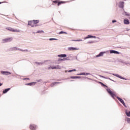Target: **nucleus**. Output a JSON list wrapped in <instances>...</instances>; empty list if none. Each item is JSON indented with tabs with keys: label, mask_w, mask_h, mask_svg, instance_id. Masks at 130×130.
Wrapping results in <instances>:
<instances>
[{
	"label": "nucleus",
	"mask_w": 130,
	"mask_h": 130,
	"mask_svg": "<svg viewBox=\"0 0 130 130\" xmlns=\"http://www.w3.org/2000/svg\"><path fill=\"white\" fill-rule=\"evenodd\" d=\"M126 59L128 61H124L123 60H120L119 61L121 63H123L124 66H130V56H126Z\"/></svg>",
	"instance_id": "1"
},
{
	"label": "nucleus",
	"mask_w": 130,
	"mask_h": 130,
	"mask_svg": "<svg viewBox=\"0 0 130 130\" xmlns=\"http://www.w3.org/2000/svg\"><path fill=\"white\" fill-rule=\"evenodd\" d=\"M13 38H7L2 40V43H7L8 42H11L13 41Z\"/></svg>",
	"instance_id": "2"
},
{
	"label": "nucleus",
	"mask_w": 130,
	"mask_h": 130,
	"mask_svg": "<svg viewBox=\"0 0 130 130\" xmlns=\"http://www.w3.org/2000/svg\"><path fill=\"white\" fill-rule=\"evenodd\" d=\"M107 74H110V75H113V76H115V77H117V78H119L120 79H121L122 80H125V81H126V79L124 78L121 76H120L118 74H112V73H110L109 72H106Z\"/></svg>",
	"instance_id": "3"
},
{
	"label": "nucleus",
	"mask_w": 130,
	"mask_h": 130,
	"mask_svg": "<svg viewBox=\"0 0 130 130\" xmlns=\"http://www.w3.org/2000/svg\"><path fill=\"white\" fill-rule=\"evenodd\" d=\"M107 91L108 93H109V94L110 95V96H111V97L113 98V99H114V97H115V94L113 93V92H112L110 89H107Z\"/></svg>",
	"instance_id": "4"
},
{
	"label": "nucleus",
	"mask_w": 130,
	"mask_h": 130,
	"mask_svg": "<svg viewBox=\"0 0 130 130\" xmlns=\"http://www.w3.org/2000/svg\"><path fill=\"white\" fill-rule=\"evenodd\" d=\"M108 52V51H104V52H101L99 54L95 56V57H101V56H103L105 53H107Z\"/></svg>",
	"instance_id": "5"
},
{
	"label": "nucleus",
	"mask_w": 130,
	"mask_h": 130,
	"mask_svg": "<svg viewBox=\"0 0 130 130\" xmlns=\"http://www.w3.org/2000/svg\"><path fill=\"white\" fill-rule=\"evenodd\" d=\"M7 30H8L9 31H11V32H20L19 30L18 29H15L11 27H7Z\"/></svg>",
	"instance_id": "6"
},
{
	"label": "nucleus",
	"mask_w": 130,
	"mask_h": 130,
	"mask_svg": "<svg viewBox=\"0 0 130 130\" xmlns=\"http://www.w3.org/2000/svg\"><path fill=\"white\" fill-rule=\"evenodd\" d=\"M1 74L2 75H4V76H9V75H11V72H9V71H1Z\"/></svg>",
	"instance_id": "7"
},
{
	"label": "nucleus",
	"mask_w": 130,
	"mask_h": 130,
	"mask_svg": "<svg viewBox=\"0 0 130 130\" xmlns=\"http://www.w3.org/2000/svg\"><path fill=\"white\" fill-rule=\"evenodd\" d=\"M117 99H118V100H119V101H120V102L121 103H122V104H123V105L125 107H126V105H125V103H124V101H123L122 100V99L118 96H116Z\"/></svg>",
	"instance_id": "8"
},
{
	"label": "nucleus",
	"mask_w": 130,
	"mask_h": 130,
	"mask_svg": "<svg viewBox=\"0 0 130 130\" xmlns=\"http://www.w3.org/2000/svg\"><path fill=\"white\" fill-rule=\"evenodd\" d=\"M90 75H91L90 73L83 72L82 73H80V74H77V76H89Z\"/></svg>",
	"instance_id": "9"
},
{
	"label": "nucleus",
	"mask_w": 130,
	"mask_h": 130,
	"mask_svg": "<svg viewBox=\"0 0 130 130\" xmlns=\"http://www.w3.org/2000/svg\"><path fill=\"white\" fill-rule=\"evenodd\" d=\"M109 51H110V53L111 54L114 53V54H119V52L115 50H110Z\"/></svg>",
	"instance_id": "10"
},
{
	"label": "nucleus",
	"mask_w": 130,
	"mask_h": 130,
	"mask_svg": "<svg viewBox=\"0 0 130 130\" xmlns=\"http://www.w3.org/2000/svg\"><path fill=\"white\" fill-rule=\"evenodd\" d=\"M53 69H54V70H60V69H61V66L59 65L55 66H53Z\"/></svg>",
	"instance_id": "11"
},
{
	"label": "nucleus",
	"mask_w": 130,
	"mask_h": 130,
	"mask_svg": "<svg viewBox=\"0 0 130 130\" xmlns=\"http://www.w3.org/2000/svg\"><path fill=\"white\" fill-rule=\"evenodd\" d=\"M29 128L31 130H35V129H36L37 126H36V125L30 124V126H29Z\"/></svg>",
	"instance_id": "12"
},
{
	"label": "nucleus",
	"mask_w": 130,
	"mask_h": 130,
	"mask_svg": "<svg viewBox=\"0 0 130 130\" xmlns=\"http://www.w3.org/2000/svg\"><path fill=\"white\" fill-rule=\"evenodd\" d=\"M124 2H122L119 3V8H121V9H123V7H124Z\"/></svg>",
	"instance_id": "13"
},
{
	"label": "nucleus",
	"mask_w": 130,
	"mask_h": 130,
	"mask_svg": "<svg viewBox=\"0 0 130 130\" xmlns=\"http://www.w3.org/2000/svg\"><path fill=\"white\" fill-rule=\"evenodd\" d=\"M78 48H74V47H69L68 48V50H70V51H72L73 50H78Z\"/></svg>",
	"instance_id": "14"
},
{
	"label": "nucleus",
	"mask_w": 130,
	"mask_h": 130,
	"mask_svg": "<svg viewBox=\"0 0 130 130\" xmlns=\"http://www.w3.org/2000/svg\"><path fill=\"white\" fill-rule=\"evenodd\" d=\"M58 84H60V82H53L51 84V87H53V86H56V85H58Z\"/></svg>",
	"instance_id": "15"
},
{
	"label": "nucleus",
	"mask_w": 130,
	"mask_h": 130,
	"mask_svg": "<svg viewBox=\"0 0 130 130\" xmlns=\"http://www.w3.org/2000/svg\"><path fill=\"white\" fill-rule=\"evenodd\" d=\"M37 83V82H34L29 83H27L26 85H27V86H34V85L36 84Z\"/></svg>",
	"instance_id": "16"
},
{
	"label": "nucleus",
	"mask_w": 130,
	"mask_h": 130,
	"mask_svg": "<svg viewBox=\"0 0 130 130\" xmlns=\"http://www.w3.org/2000/svg\"><path fill=\"white\" fill-rule=\"evenodd\" d=\"M10 90H11V88L5 89L3 91V94H6V93H8V92H9V91H10Z\"/></svg>",
	"instance_id": "17"
},
{
	"label": "nucleus",
	"mask_w": 130,
	"mask_h": 130,
	"mask_svg": "<svg viewBox=\"0 0 130 130\" xmlns=\"http://www.w3.org/2000/svg\"><path fill=\"white\" fill-rule=\"evenodd\" d=\"M11 50L12 51H15L16 50H19V48H18L17 47H14L11 48Z\"/></svg>",
	"instance_id": "18"
},
{
	"label": "nucleus",
	"mask_w": 130,
	"mask_h": 130,
	"mask_svg": "<svg viewBox=\"0 0 130 130\" xmlns=\"http://www.w3.org/2000/svg\"><path fill=\"white\" fill-rule=\"evenodd\" d=\"M124 24H125V25H128V24H129V21L128 20V19H124Z\"/></svg>",
	"instance_id": "19"
},
{
	"label": "nucleus",
	"mask_w": 130,
	"mask_h": 130,
	"mask_svg": "<svg viewBox=\"0 0 130 130\" xmlns=\"http://www.w3.org/2000/svg\"><path fill=\"white\" fill-rule=\"evenodd\" d=\"M32 24H33V21H28V25L31 26V27H34V25Z\"/></svg>",
	"instance_id": "20"
},
{
	"label": "nucleus",
	"mask_w": 130,
	"mask_h": 130,
	"mask_svg": "<svg viewBox=\"0 0 130 130\" xmlns=\"http://www.w3.org/2000/svg\"><path fill=\"white\" fill-rule=\"evenodd\" d=\"M58 57H67V54H63L58 55Z\"/></svg>",
	"instance_id": "21"
},
{
	"label": "nucleus",
	"mask_w": 130,
	"mask_h": 130,
	"mask_svg": "<svg viewBox=\"0 0 130 130\" xmlns=\"http://www.w3.org/2000/svg\"><path fill=\"white\" fill-rule=\"evenodd\" d=\"M35 63L38 66H42L43 64V62H35Z\"/></svg>",
	"instance_id": "22"
},
{
	"label": "nucleus",
	"mask_w": 130,
	"mask_h": 130,
	"mask_svg": "<svg viewBox=\"0 0 130 130\" xmlns=\"http://www.w3.org/2000/svg\"><path fill=\"white\" fill-rule=\"evenodd\" d=\"M100 77L101 78H103V79H108L109 80H110V81H113L112 79H110V78L105 77V76H103L102 75H100Z\"/></svg>",
	"instance_id": "23"
},
{
	"label": "nucleus",
	"mask_w": 130,
	"mask_h": 130,
	"mask_svg": "<svg viewBox=\"0 0 130 130\" xmlns=\"http://www.w3.org/2000/svg\"><path fill=\"white\" fill-rule=\"evenodd\" d=\"M81 78L80 76H72L71 77V79H80Z\"/></svg>",
	"instance_id": "24"
},
{
	"label": "nucleus",
	"mask_w": 130,
	"mask_h": 130,
	"mask_svg": "<svg viewBox=\"0 0 130 130\" xmlns=\"http://www.w3.org/2000/svg\"><path fill=\"white\" fill-rule=\"evenodd\" d=\"M32 22L33 24H37L38 23H39V20H34Z\"/></svg>",
	"instance_id": "25"
},
{
	"label": "nucleus",
	"mask_w": 130,
	"mask_h": 130,
	"mask_svg": "<svg viewBox=\"0 0 130 130\" xmlns=\"http://www.w3.org/2000/svg\"><path fill=\"white\" fill-rule=\"evenodd\" d=\"M92 36L91 35H88L87 37L84 38V40L88 39V38H92Z\"/></svg>",
	"instance_id": "26"
},
{
	"label": "nucleus",
	"mask_w": 130,
	"mask_h": 130,
	"mask_svg": "<svg viewBox=\"0 0 130 130\" xmlns=\"http://www.w3.org/2000/svg\"><path fill=\"white\" fill-rule=\"evenodd\" d=\"M125 113H126L127 116L130 117V111H126L125 112Z\"/></svg>",
	"instance_id": "27"
},
{
	"label": "nucleus",
	"mask_w": 130,
	"mask_h": 130,
	"mask_svg": "<svg viewBox=\"0 0 130 130\" xmlns=\"http://www.w3.org/2000/svg\"><path fill=\"white\" fill-rule=\"evenodd\" d=\"M19 50V51H22V52H28V50L27 49H25V50H23V49H20V48H19V50Z\"/></svg>",
	"instance_id": "28"
},
{
	"label": "nucleus",
	"mask_w": 130,
	"mask_h": 130,
	"mask_svg": "<svg viewBox=\"0 0 130 130\" xmlns=\"http://www.w3.org/2000/svg\"><path fill=\"white\" fill-rule=\"evenodd\" d=\"M59 34H68V32L61 31L59 32Z\"/></svg>",
	"instance_id": "29"
},
{
	"label": "nucleus",
	"mask_w": 130,
	"mask_h": 130,
	"mask_svg": "<svg viewBox=\"0 0 130 130\" xmlns=\"http://www.w3.org/2000/svg\"><path fill=\"white\" fill-rule=\"evenodd\" d=\"M123 15L124 16H128V15H129L128 14L127 12H124L123 13Z\"/></svg>",
	"instance_id": "30"
},
{
	"label": "nucleus",
	"mask_w": 130,
	"mask_h": 130,
	"mask_svg": "<svg viewBox=\"0 0 130 130\" xmlns=\"http://www.w3.org/2000/svg\"><path fill=\"white\" fill-rule=\"evenodd\" d=\"M64 61H65L66 60H71V59H70L69 57H67L65 58H63Z\"/></svg>",
	"instance_id": "31"
},
{
	"label": "nucleus",
	"mask_w": 130,
	"mask_h": 130,
	"mask_svg": "<svg viewBox=\"0 0 130 130\" xmlns=\"http://www.w3.org/2000/svg\"><path fill=\"white\" fill-rule=\"evenodd\" d=\"M76 69L68 71V73H72V72H76Z\"/></svg>",
	"instance_id": "32"
},
{
	"label": "nucleus",
	"mask_w": 130,
	"mask_h": 130,
	"mask_svg": "<svg viewBox=\"0 0 130 130\" xmlns=\"http://www.w3.org/2000/svg\"><path fill=\"white\" fill-rule=\"evenodd\" d=\"M36 33H44V31L43 30H38L36 32Z\"/></svg>",
	"instance_id": "33"
},
{
	"label": "nucleus",
	"mask_w": 130,
	"mask_h": 130,
	"mask_svg": "<svg viewBox=\"0 0 130 130\" xmlns=\"http://www.w3.org/2000/svg\"><path fill=\"white\" fill-rule=\"evenodd\" d=\"M48 70H54L53 66V67H51V66L49 67L48 68Z\"/></svg>",
	"instance_id": "34"
},
{
	"label": "nucleus",
	"mask_w": 130,
	"mask_h": 130,
	"mask_svg": "<svg viewBox=\"0 0 130 130\" xmlns=\"http://www.w3.org/2000/svg\"><path fill=\"white\" fill-rule=\"evenodd\" d=\"M72 41L79 42V41H82V40H73Z\"/></svg>",
	"instance_id": "35"
},
{
	"label": "nucleus",
	"mask_w": 130,
	"mask_h": 130,
	"mask_svg": "<svg viewBox=\"0 0 130 130\" xmlns=\"http://www.w3.org/2000/svg\"><path fill=\"white\" fill-rule=\"evenodd\" d=\"M49 40L50 41H52V40H57V39L54 38H50L49 39Z\"/></svg>",
	"instance_id": "36"
},
{
	"label": "nucleus",
	"mask_w": 130,
	"mask_h": 130,
	"mask_svg": "<svg viewBox=\"0 0 130 130\" xmlns=\"http://www.w3.org/2000/svg\"><path fill=\"white\" fill-rule=\"evenodd\" d=\"M64 61L63 58L61 59V58H58V61Z\"/></svg>",
	"instance_id": "37"
},
{
	"label": "nucleus",
	"mask_w": 130,
	"mask_h": 130,
	"mask_svg": "<svg viewBox=\"0 0 130 130\" xmlns=\"http://www.w3.org/2000/svg\"><path fill=\"white\" fill-rule=\"evenodd\" d=\"M87 43L88 44H91L92 43H94V42L93 41H90V42H88Z\"/></svg>",
	"instance_id": "38"
},
{
	"label": "nucleus",
	"mask_w": 130,
	"mask_h": 130,
	"mask_svg": "<svg viewBox=\"0 0 130 130\" xmlns=\"http://www.w3.org/2000/svg\"><path fill=\"white\" fill-rule=\"evenodd\" d=\"M126 120H127V122H128V123L130 122V118H127Z\"/></svg>",
	"instance_id": "39"
},
{
	"label": "nucleus",
	"mask_w": 130,
	"mask_h": 130,
	"mask_svg": "<svg viewBox=\"0 0 130 130\" xmlns=\"http://www.w3.org/2000/svg\"><path fill=\"white\" fill-rule=\"evenodd\" d=\"M62 3H63L62 2H60L58 3V6H60V5H61V4H62Z\"/></svg>",
	"instance_id": "40"
},
{
	"label": "nucleus",
	"mask_w": 130,
	"mask_h": 130,
	"mask_svg": "<svg viewBox=\"0 0 130 130\" xmlns=\"http://www.w3.org/2000/svg\"><path fill=\"white\" fill-rule=\"evenodd\" d=\"M100 84H101V85L102 86H104V87H106V86L105 85V84H103L102 82H100Z\"/></svg>",
	"instance_id": "41"
},
{
	"label": "nucleus",
	"mask_w": 130,
	"mask_h": 130,
	"mask_svg": "<svg viewBox=\"0 0 130 130\" xmlns=\"http://www.w3.org/2000/svg\"><path fill=\"white\" fill-rule=\"evenodd\" d=\"M42 81V80H41V79L37 80V82L38 83H39V82H41Z\"/></svg>",
	"instance_id": "42"
},
{
	"label": "nucleus",
	"mask_w": 130,
	"mask_h": 130,
	"mask_svg": "<svg viewBox=\"0 0 130 130\" xmlns=\"http://www.w3.org/2000/svg\"><path fill=\"white\" fill-rule=\"evenodd\" d=\"M57 63L58 64H59V63H60V61H58V59H57Z\"/></svg>",
	"instance_id": "43"
},
{
	"label": "nucleus",
	"mask_w": 130,
	"mask_h": 130,
	"mask_svg": "<svg viewBox=\"0 0 130 130\" xmlns=\"http://www.w3.org/2000/svg\"><path fill=\"white\" fill-rule=\"evenodd\" d=\"M112 23H116V20H112Z\"/></svg>",
	"instance_id": "44"
},
{
	"label": "nucleus",
	"mask_w": 130,
	"mask_h": 130,
	"mask_svg": "<svg viewBox=\"0 0 130 130\" xmlns=\"http://www.w3.org/2000/svg\"><path fill=\"white\" fill-rule=\"evenodd\" d=\"M92 38H94V39H96V38H97V37H96V36H92Z\"/></svg>",
	"instance_id": "45"
},
{
	"label": "nucleus",
	"mask_w": 130,
	"mask_h": 130,
	"mask_svg": "<svg viewBox=\"0 0 130 130\" xmlns=\"http://www.w3.org/2000/svg\"><path fill=\"white\" fill-rule=\"evenodd\" d=\"M85 79H88V80H90V78H88L87 77H85Z\"/></svg>",
	"instance_id": "46"
},
{
	"label": "nucleus",
	"mask_w": 130,
	"mask_h": 130,
	"mask_svg": "<svg viewBox=\"0 0 130 130\" xmlns=\"http://www.w3.org/2000/svg\"><path fill=\"white\" fill-rule=\"evenodd\" d=\"M24 80H29V78H24Z\"/></svg>",
	"instance_id": "47"
},
{
	"label": "nucleus",
	"mask_w": 130,
	"mask_h": 130,
	"mask_svg": "<svg viewBox=\"0 0 130 130\" xmlns=\"http://www.w3.org/2000/svg\"><path fill=\"white\" fill-rule=\"evenodd\" d=\"M3 86V83H0V86Z\"/></svg>",
	"instance_id": "48"
},
{
	"label": "nucleus",
	"mask_w": 130,
	"mask_h": 130,
	"mask_svg": "<svg viewBox=\"0 0 130 130\" xmlns=\"http://www.w3.org/2000/svg\"><path fill=\"white\" fill-rule=\"evenodd\" d=\"M4 3H6V2H0V5H1V4H3Z\"/></svg>",
	"instance_id": "49"
},
{
	"label": "nucleus",
	"mask_w": 130,
	"mask_h": 130,
	"mask_svg": "<svg viewBox=\"0 0 130 130\" xmlns=\"http://www.w3.org/2000/svg\"><path fill=\"white\" fill-rule=\"evenodd\" d=\"M68 72H69L68 70L65 71V73H68Z\"/></svg>",
	"instance_id": "50"
},
{
	"label": "nucleus",
	"mask_w": 130,
	"mask_h": 130,
	"mask_svg": "<svg viewBox=\"0 0 130 130\" xmlns=\"http://www.w3.org/2000/svg\"><path fill=\"white\" fill-rule=\"evenodd\" d=\"M127 31H129V29H127Z\"/></svg>",
	"instance_id": "51"
},
{
	"label": "nucleus",
	"mask_w": 130,
	"mask_h": 130,
	"mask_svg": "<svg viewBox=\"0 0 130 130\" xmlns=\"http://www.w3.org/2000/svg\"><path fill=\"white\" fill-rule=\"evenodd\" d=\"M98 39H99V38H97Z\"/></svg>",
	"instance_id": "52"
},
{
	"label": "nucleus",
	"mask_w": 130,
	"mask_h": 130,
	"mask_svg": "<svg viewBox=\"0 0 130 130\" xmlns=\"http://www.w3.org/2000/svg\"><path fill=\"white\" fill-rule=\"evenodd\" d=\"M76 59H78V58H76Z\"/></svg>",
	"instance_id": "53"
}]
</instances>
